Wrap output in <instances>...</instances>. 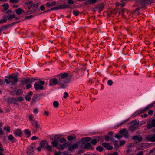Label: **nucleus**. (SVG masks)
Instances as JSON below:
<instances>
[{"label": "nucleus", "mask_w": 155, "mask_h": 155, "mask_svg": "<svg viewBox=\"0 0 155 155\" xmlns=\"http://www.w3.org/2000/svg\"><path fill=\"white\" fill-rule=\"evenodd\" d=\"M58 79L54 78L49 80V85L53 86L56 85L59 86L61 89H65L67 87V84L70 82V76L67 73H61L57 75Z\"/></svg>", "instance_id": "nucleus-1"}, {"label": "nucleus", "mask_w": 155, "mask_h": 155, "mask_svg": "<svg viewBox=\"0 0 155 155\" xmlns=\"http://www.w3.org/2000/svg\"><path fill=\"white\" fill-rule=\"evenodd\" d=\"M60 135H55L54 137L51 138V140L53 141L51 142V144L54 147H55L59 150H62L65 149L66 147L67 144L66 143L63 144H59L58 145L59 141L60 143H62L63 142H66V140L64 138H62L59 139Z\"/></svg>", "instance_id": "nucleus-2"}, {"label": "nucleus", "mask_w": 155, "mask_h": 155, "mask_svg": "<svg viewBox=\"0 0 155 155\" xmlns=\"http://www.w3.org/2000/svg\"><path fill=\"white\" fill-rule=\"evenodd\" d=\"M8 79H5V81L7 84H10L11 85H15L18 81V78L16 76H9L6 77Z\"/></svg>", "instance_id": "nucleus-3"}, {"label": "nucleus", "mask_w": 155, "mask_h": 155, "mask_svg": "<svg viewBox=\"0 0 155 155\" xmlns=\"http://www.w3.org/2000/svg\"><path fill=\"white\" fill-rule=\"evenodd\" d=\"M45 82L43 81L40 80L39 83L35 82L34 84V87L36 90H42L44 89L43 85Z\"/></svg>", "instance_id": "nucleus-4"}, {"label": "nucleus", "mask_w": 155, "mask_h": 155, "mask_svg": "<svg viewBox=\"0 0 155 155\" xmlns=\"http://www.w3.org/2000/svg\"><path fill=\"white\" fill-rule=\"evenodd\" d=\"M35 146L34 144L30 145L28 148L27 151L28 155H32L34 153V149Z\"/></svg>", "instance_id": "nucleus-5"}, {"label": "nucleus", "mask_w": 155, "mask_h": 155, "mask_svg": "<svg viewBox=\"0 0 155 155\" xmlns=\"http://www.w3.org/2000/svg\"><path fill=\"white\" fill-rule=\"evenodd\" d=\"M146 139L147 141L154 142L155 141V134L153 135H150L147 136Z\"/></svg>", "instance_id": "nucleus-6"}, {"label": "nucleus", "mask_w": 155, "mask_h": 155, "mask_svg": "<svg viewBox=\"0 0 155 155\" xmlns=\"http://www.w3.org/2000/svg\"><path fill=\"white\" fill-rule=\"evenodd\" d=\"M7 101L10 103L14 104H17V100L15 98H9L7 99Z\"/></svg>", "instance_id": "nucleus-7"}, {"label": "nucleus", "mask_w": 155, "mask_h": 155, "mask_svg": "<svg viewBox=\"0 0 155 155\" xmlns=\"http://www.w3.org/2000/svg\"><path fill=\"white\" fill-rule=\"evenodd\" d=\"M102 145L106 149L108 150H111L113 149V147L109 143H103Z\"/></svg>", "instance_id": "nucleus-8"}, {"label": "nucleus", "mask_w": 155, "mask_h": 155, "mask_svg": "<svg viewBox=\"0 0 155 155\" xmlns=\"http://www.w3.org/2000/svg\"><path fill=\"white\" fill-rule=\"evenodd\" d=\"M13 133L14 135L17 137H21L22 135L21 130L19 129H17L14 131Z\"/></svg>", "instance_id": "nucleus-9"}, {"label": "nucleus", "mask_w": 155, "mask_h": 155, "mask_svg": "<svg viewBox=\"0 0 155 155\" xmlns=\"http://www.w3.org/2000/svg\"><path fill=\"white\" fill-rule=\"evenodd\" d=\"M78 146V145L77 143H74L72 145L69 147L68 149L69 150L71 151L73 150L76 148Z\"/></svg>", "instance_id": "nucleus-10"}, {"label": "nucleus", "mask_w": 155, "mask_h": 155, "mask_svg": "<svg viewBox=\"0 0 155 155\" xmlns=\"http://www.w3.org/2000/svg\"><path fill=\"white\" fill-rule=\"evenodd\" d=\"M132 139L134 140H137L139 142H141L142 139V137L140 136H134L132 137Z\"/></svg>", "instance_id": "nucleus-11"}, {"label": "nucleus", "mask_w": 155, "mask_h": 155, "mask_svg": "<svg viewBox=\"0 0 155 155\" xmlns=\"http://www.w3.org/2000/svg\"><path fill=\"white\" fill-rule=\"evenodd\" d=\"M147 128L150 129L152 127H155V119L153 120L150 123L147 125Z\"/></svg>", "instance_id": "nucleus-12"}, {"label": "nucleus", "mask_w": 155, "mask_h": 155, "mask_svg": "<svg viewBox=\"0 0 155 155\" xmlns=\"http://www.w3.org/2000/svg\"><path fill=\"white\" fill-rule=\"evenodd\" d=\"M47 145H48V143L47 141H41L39 144V145L43 149L45 147H46Z\"/></svg>", "instance_id": "nucleus-13"}, {"label": "nucleus", "mask_w": 155, "mask_h": 155, "mask_svg": "<svg viewBox=\"0 0 155 155\" xmlns=\"http://www.w3.org/2000/svg\"><path fill=\"white\" fill-rule=\"evenodd\" d=\"M32 124L36 129H38L39 127V125L36 121H33L32 123Z\"/></svg>", "instance_id": "nucleus-14"}, {"label": "nucleus", "mask_w": 155, "mask_h": 155, "mask_svg": "<svg viewBox=\"0 0 155 155\" xmlns=\"http://www.w3.org/2000/svg\"><path fill=\"white\" fill-rule=\"evenodd\" d=\"M97 2V0H87L85 2L86 5H89L93 4Z\"/></svg>", "instance_id": "nucleus-15"}, {"label": "nucleus", "mask_w": 155, "mask_h": 155, "mask_svg": "<svg viewBox=\"0 0 155 155\" xmlns=\"http://www.w3.org/2000/svg\"><path fill=\"white\" fill-rule=\"evenodd\" d=\"M24 133L26 134V137H29L31 135V132L28 129H25L24 130Z\"/></svg>", "instance_id": "nucleus-16"}, {"label": "nucleus", "mask_w": 155, "mask_h": 155, "mask_svg": "<svg viewBox=\"0 0 155 155\" xmlns=\"http://www.w3.org/2000/svg\"><path fill=\"white\" fill-rule=\"evenodd\" d=\"M15 12L18 15H21L22 13L24 12V11L20 8H18L15 10Z\"/></svg>", "instance_id": "nucleus-17"}, {"label": "nucleus", "mask_w": 155, "mask_h": 155, "mask_svg": "<svg viewBox=\"0 0 155 155\" xmlns=\"http://www.w3.org/2000/svg\"><path fill=\"white\" fill-rule=\"evenodd\" d=\"M131 124L136 128L139 125L138 122L136 120H133L131 122Z\"/></svg>", "instance_id": "nucleus-18"}, {"label": "nucleus", "mask_w": 155, "mask_h": 155, "mask_svg": "<svg viewBox=\"0 0 155 155\" xmlns=\"http://www.w3.org/2000/svg\"><path fill=\"white\" fill-rule=\"evenodd\" d=\"M56 2L55 1H54L52 2L51 3H50L49 2L46 3V5L49 7H52L56 5Z\"/></svg>", "instance_id": "nucleus-19"}, {"label": "nucleus", "mask_w": 155, "mask_h": 155, "mask_svg": "<svg viewBox=\"0 0 155 155\" xmlns=\"http://www.w3.org/2000/svg\"><path fill=\"white\" fill-rule=\"evenodd\" d=\"M21 82L23 84H25L29 83V78H27L21 81Z\"/></svg>", "instance_id": "nucleus-20"}, {"label": "nucleus", "mask_w": 155, "mask_h": 155, "mask_svg": "<svg viewBox=\"0 0 155 155\" xmlns=\"http://www.w3.org/2000/svg\"><path fill=\"white\" fill-rule=\"evenodd\" d=\"M59 9L68 8H69V6L67 5H59Z\"/></svg>", "instance_id": "nucleus-21"}, {"label": "nucleus", "mask_w": 155, "mask_h": 155, "mask_svg": "<svg viewBox=\"0 0 155 155\" xmlns=\"http://www.w3.org/2000/svg\"><path fill=\"white\" fill-rule=\"evenodd\" d=\"M76 138V136L73 134L72 136L70 135L68 136L67 139L69 141H71Z\"/></svg>", "instance_id": "nucleus-22"}, {"label": "nucleus", "mask_w": 155, "mask_h": 155, "mask_svg": "<svg viewBox=\"0 0 155 155\" xmlns=\"http://www.w3.org/2000/svg\"><path fill=\"white\" fill-rule=\"evenodd\" d=\"M144 110L143 109H140L137 111L135 113L136 115H139L140 114L144 113Z\"/></svg>", "instance_id": "nucleus-23"}, {"label": "nucleus", "mask_w": 155, "mask_h": 155, "mask_svg": "<svg viewBox=\"0 0 155 155\" xmlns=\"http://www.w3.org/2000/svg\"><path fill=\"white\" fill-rule=\"evenodd\" d=\"M14 92H15V94L18 95H21L23 93L22 91L20 89L14 91Z\"/></svg>", "instance_id": "nucleus-24"}, {"label": "nucleus", "mask_w": 155, "mask_h": 155, "mask_svg": "<svg viewBox=\"0 0 155 155\" xmlns=\"http://www.w3.org/2000/svg\"><path fill=\"white\" fill-rule=\"evenodd\" d=\"M54 155H67V153L66 152L63 153L61 152H57L55 151Z\"/></svg>", "instance_id": "nucleus-25"}, {"label": "nucleus", "mask_w": 155, "mask_h": 155, "mask_svg": "<svg viewBox=\"0 0 155 155\" xmlns=\"http://www.w3.org/2000/svg\"><path fill=\"white\" fill-rule=\"evenodd\" d=\"M41 4L40 2H38L36 4H32L31 5V8H36L38 7Z\"/></svg>", "instance_id": "nucleus-26"}, {"label": "nucleus", "mask_w": 155, "mask_h": 155, "mask_svg": "<svg viewBox=\"0 0 155 155\" xmlns=\"http://www.w3.org/2000/svg\"><path fill=\"white\" fill-rule=\"evenodd\" d=\"M84 147L86 149H89L92 147V146L90 143H88L85 145Z\"/></svg>", "instance_id": "nucleus-27"}, {"label": "nucleus", "mask_w": 155, "mask_h": 155, "mask_svg": "<svg viewBox=\"0 0 155 155\" xmlns=\"http://www.w3.org/2000/svg\"><path fill=\"white\" fill-rule=\"evenodd\" d=\"M126 131V130L125 129H124L120 131L119 132V134L123 136V137L124 135L125 134Z\"/></svg>", "instance_id": "nucleus-28"}, {"label": "nucleus", "mask_w": 155, "mask_h": 155, "mask_svg": "<svg viewBox=\"0 0 155 155\" xmlns=\"http://www.w3.org/2000/svg\"><path fill=\"white\" fill-rule=\"evenodd\" d=\"M152 104H150L146 106L143 109L144 110V112H145L147 110L150 109L152 107Z\"/></svg>", "instance_id": "nucleus-29"}, {"label": "nucleus", "mask_w": 155, "mask_h": 155, "mask_svg": "<svg viewBox=\"0 0 155 155\" xmlns=\"http://www.w3.org/2000/svg\"><path fill=\"white\" fill-rule=\"evenodd\" d=\"M53 105L54 107L57 108L59 106V103L57 101H55L53 103Z\"/></svg>", "instance_id": "nucleus-30"}, {"label": "nucleus", "mask_w": 155, "mask_h": 155, "mask_svg": "<svg viewBox=\"0 0 155 155\" xmlns=\"http://www.w3.org/2000/svg\"><path fill=\"white\" fill-rule=\"evenodd\" d=\"M104 7V4H101L100 5L97 7V8L99 10H102Z\"/></svg>", "instance_id": "nucleus-31"}, {"label": "nucleus", "mask_w": 155, "mask_h": 155, "mask_svg": "<svg viewBox=\"0 0 155 155\" xmlns=\"http://www.w3.org/2000/svg\"><path fill=\"white\" fill-rule=\"evenodd\" d=\"M29 83L31 84L34 82L37 79L36 78H29Z\"/></svg>", "instance_id": "nucleus-32"}, {"label": "nucleus", "mask_w": 155, "mask_h": 155, "mask_svg": "<svg viewBox=\"0 0 155 155\" xmlns=\"http://www.w3.org/2000/svg\"><path fill=\"white\" fill-rule=\"evenodd\" d=\"M96 150L99 152H102L103 150V147L101 146H99L96 147Z\"/></svg>", "instance_id": "nucleus-33"}, {"label": "nucleus", "mask_w": 155, "mask_h": 155, "mask_svg": "<svg viewBox=\"0 0 155 155\" xmlns=\"http://www.w3.org/2000/svg\"><path fill=\"white\" fill-rule=\"evenodd\" d=\"M79 11L77 10H74L73 12V14L76 16H78L79 13Z\"/></svg>", "instance_id": "nucleus-34"}, {"label": "nucleus", "mask_w": 155, "mask_h": 155, "mask_svg": "<svg viewBox=\"0 0 155 155\" xmlns=\"http://www.w3.org/2000/svg\"><path fill=\"white\" fill-rule=\"evenodd\" d=\"M3 6L5 10H7L8 9L9 7L8 4L7 3L3 4Z\"/></svg>", "instance_id": "nucleus-35"}, {"label": "nucleus", "mask_w": 155, "mask_h": 155, "mask_svg": "<svg viewBox=\"0 0 155 155\" xmlns=\"http://www.w3.org/2000/svg\"><path fill=\"white\" fill-rule=\"evenodd\" d=\"M123 136L121 135L120 134H117L115 135V137L118 139H120L123 137Z\"/></svg>", "instance_id": "nucleus-36"}, {"label": "nucleus", "mask_w": 155, "mask_h": 155, "mask_svg": "<svg viewBox=\"0 0 155 155\" xmlns=\"http://www.w3.org/2000/svg\"><path fill=\"white\" fill-rule=\"evenodd\" d=\"M136 128L134 127L132 125L129 127V129L132 132L134 131Z\"/></svg>", "instance_id": "nucleus-37"}, {"label": "nucleus", "mask_w": 155, "mask_h": 155, "mask_svg": "<svg viewBox=\"0 0 155 155\" xmlns=\"http://www.w3.org/2000/svg\"><path fill=\"white\" fill-rule=\"evenodd\" d=\"M58 9H59V6H57L51 8L50 10H49V11L58 10Z\"/></svg>", "instance_id": "nucleus-38"}, {"label": "nucleus", "mask_w": 155, "mask_h": 155, "mask_svg": "<svg viewBox=\"0 0 155 155\" xmlns=\"http://www.w3.org/2000/svg\"><path fill=\"white\" fill-rule=\"evenodd\" d=\"M98 141L96 139H94L91 141V143L93 145H95L96 144L97 142Z\"/></svg>", "instance_id": "nucleus-39"}, {"label": "nucleus", "mask_w": 155, "mask_h": 155, "mask_svg": "<svg viewBox=\"0 0 155 155\" xmlns=\"http://www.w3.org/2000/svg\"><path fill=\"white\" fill-rule=\"evenodd\" d=\"M8 139L12 141L13 142L14 141V137L12 135H10L8 136Z\"/></svg>", "instance_id": "nucleus-40"}, {"label": "nucleus", "mask_w": 155, "mask_h": 155, "mask_svg": "<svg viewBox=\"0 0 155 155\" xmlns=\"http://www.w3.org/2000/svg\"><path fill=\"white\" fill-rule=\"evenodd\" d=\"M46 148L48 150L50 151H51V149L52 148V147L51 146H50L48 145H47L46 146Z\"/></svg>", "instance_id": "nucleus-41"}, {"label": "nucleus", "mask_w": 155, "mask_h": 155, "mask_svg": "<svg viewBox=\"0 0 155 155\" xmlns=\"http://www.w3.org/2000/svg\"><path fill=\"white\" fill-rule=\"evenodd\" d=\"M111 137L109 135H106L105 137V140L107 142H108L110 140Z\"/></svg>", "instance_id": "nucleus-42"}, {"label": "nucleus", "mask_w": 155, "mask_h": 155, "mask_svg": "<svg viewBox=\"0 0 155 155\" xmlns=\"http://www.w3.org/2000/svg\"><path fill=\"white\" fill-rule=\"evenodd\" d=\"M4 130H5L7 131L8 132L10 130V128L9 126L5 127H4Z\"/></svg>", "instance_id": "nucleus-43"}, {"label": "nucleus", "mask_w": 155, "mask_h": 155, "mask_svg": "<svg viewBox=\"0 0 155 155\" xmlns=\"http://www.w3.org/2000/svg\"><path fill=\"white\" fill-rule=\"evenodd\" d=\"M129 120V119H127L126 120H124L123 122L121 123H120L119 124V126H121L124 123L128 121Z\"/></svg>", "instance_id": "nucleus-44"}, {"label": "nucleus", "mask_w": 155, "mask_h": 155, "mask_svg": "<svg viewBox=\"0 0 155 155\" xmlns=\"http://www.w3.org/2000/svg\"><path fill=\"white\" fill-rule=\"evenodd\" d=\"M25 98L27 101H29L31 100V97L29 96L26 95L25 96Z\"/></svg>", "instance_id": "nucleus-45"}, {"label": "nucleus", "mask_w": 155, "mask_h": 155, "mask_svg": "<svg viewBox=\"0 0 155 155\" xmlns=\"http://www.w3.org/2000/svg\"><path fill=\"white\" fill-rule=\"evenodd\" d=\"M113 82L111 80H109L107 81V84L108 85L111 86L113 84Z\"/></svg>", "instance_id": "nucleus-46"}, {"label": "nucleus", "mask_w": 155, "mask_h": 155, "mask_svg": "<svg viewBox=\"0 0 155 155\" xmlns=\"http://www.w3.org/2000/svg\"><path fill=\"white\" fill-rule=\"evenodd\" d=\"M18 100L19 101H22L24 100V98L23 97L20 96L18 98Z\"/></svg>", "instance_id": "nucleus-47"}, {"label": "nucleus", "mask_w": 155, "mask_h": 155, "mask_svg": "<svg viewBox=\"0 0 155 155\" xmlns=\"http://www.w3.org/2000/svg\"><path fill=\"white\" fill-rule=\"evenodd\" d=\"M124 138H128L129 137V134H128V133L126 131V132L125 133V134L124 135Z\"/></svg>", "instance_id": "nucleus-48"}, {"label": "nucleus", "mask_w": 155, "mask_h": 155, "mask_svg": "<svg viewBox=\"0 0 155 155\" xmlns=\"http://www.w3.org/2000/svg\"><path fill=\"white\" fill-rule=\"evenodd\" d=\"M15 15H12L10 16L8 18V20H11L12 19L14 18L15 17Z\"/></svg>", "instance_id": "nucleus-49"}, {"label": "nucleus", "mask_w": 155, "mask_h": 155, "mask_svg": "<svg viewBox=\"0 0 155 155\" xmlns=\"http://www.w3.org/2000/svg\"><path fill=\"white\" fill-rule=\"evenodd\" d=\"M68 93L67 92H65L64 93V95L63 96V97L64 98L66 99L67 98V97H68Z\"/></svg>", "instance_id": "nucleus-50"}, {"label": "nucleus", "mask_w": 155, "mask_h": 155, "mask_svg": "<svg viewBox=\"0 0 155 155\" xmlns=\"http://www.w3.org/2000/svg\"><path fill=\"white\" fill-rule=\"evenodd\" d=\"M10 2L12 3H17L19 1L18 0H10Z\"/></svg>", "instance_id": "nucleus-51"}, {"label": "nucleus", "mask_w": 155, "mask_h": 155, "mask_svg": "<svg viewBox=\"0 0 155 155\" xmlns=\"http://www.w3.org/2000/svg\"><path fill=\"white\" fill-rule=\"evenodd\" d=\"M7 28V26H3L1 27L0 28V33L4 30V29Z\"/></svg>", "instance_id": "nucleus-52"}, {"label": "nucleus", "mask_w": 155, "mask_h": 155, "mask_svg": "<svg viewBox=\"0 0 155 155\" xmlns=\"http://www.w3.org/2000/svg\"><path fill=\"white\" fill-rule=\"evenodd\" d=\"M7 21V19H4L0 20V24L6 22Z\"/></svg>", "instance_id": "nucleus-53"}, {"label": "nucleus", "mask_w": 155, "mask_h": 155, "mask_svg": "<svg viewBox=\"0 0 155 155\" xmlns=\"http://www.w3.org/2000/svg\"><path fill=\"white\" fill-rule=\"evenodd\" d=\"M68 3L69 4H73L74 3V2L72 0H68Z\"/></svg>", "instance_id": "nucleus-54"}, {"label": "nucleus", "mask_w": 155, "mask_h": 155, "mask_svg": "<svg viewBox=\"0 0 155 155\" xmlns=\"http://www.w3.org/2000/svg\"><path fill=\"white\" fill-rule=\"evenodd\" d=\"M33 17V16L32 15H31L28 16H27L25 17V19H30L32 18Z\"/></svg>", "instance_id": "nucleus-55"}, {"label": "nucleus", "mask_w": 155, "mask_h": 155, "mask_svg": "<svg viewBox=\"0 0 155 155\" xmlns=\"http://www.w3.org/2000/svg\"><path fill=\"white\" fill-rule=\"evenodd\" d=\"M125 143V141L121 140L120 141V145L122 146L124 145Z\"/></svg>", "instance_id": "nucleus-56"}, {"label": "nucleus", "mask_w": 155, "mask_h": 155, "mask_svg": "<svg viewBox=\"0 0 155 155\" xmlns=\"http://www.w3.org/2000/svg\"><path fill=\"white\" fill-rule=\"evenodd\" d=\"M32 87L31 85L30 84H28L26 86V88L29 89Z\"/></svg>", "instance_id": "nucleus-57"}, {"label": "nucleus", "mask_w": 155, "mask_h": 155, "mask_svg": "<svg viewBox=\"0 0 155 155\" xmlns=\"http://www.w3.org/2000/svg\"><path fill=\"white\" fill-rule=\"evenodd\" d=\"M49 112L47 111H45L44 112V114L46 116H48Z\"/></svg>", "instance_id": "nucleus-58"}, {"label": "nucleus", "mask_w": 155, "mask_h": 155, "mask_svg": "<svg viewBox=\"0 0 155 155\" xmlns=\"http://www.w3.org/2000/svg\"><path fill=\"white\" fill-rule=\"evenodd\" d=\"M155 153V148H153L149 152V153L150 154L152 153Z\"/></svg>", "instance_id": "nucleus-59"}, {"label": "nucleus", "mask_w": 155, "mask_h": 155, "mask_svg": "<svg viewBox=\"0 0 155 155\" xmlns=\"http://www.w3.org/2000/svg\"><path fill=\"white\" fill-rule=\"evenodd\" d=\"M38 139V137L36 136H33L31 138L32 140H34Z\"/></svg>", "instance_id": "nucleus-60"}, {"label": "nucleus", "mask_w": 155, "mask_h": 155, "mask_svg": "<svg viewBox=\"0 0 155 155\" xmlns=\"http://www.w3.org/2000/svg\"><path fill=\"white\" fill-rule=\"evenodd\" d=\"M33 94V92L32 91H30L28 93V94H27V95L30 96V97H31L32 95Z\"/></svg>", "instance_id": "nucleus-61"}, {"label": "nucleus", "mask_w": 155, "mask_h": 155, "mask_svg": "<svg viewBox=\"0 0 155 155\" xmlns=\"http://www.w3.org/2000/svg\"><path fill=\"white\" fill-rule=\"evenodd\" d=\"M40 9L41 11H43L44 10L45 8L43 5H42L41 6Z\"/></svg>", "instance_id": "nucleus-62"}, {"label": "nucleus", "mask_w": 155, "mask_h": 155, "mask_svg": "<svg viewBox=\"0 0 155 155\" xmlns=\"http://www.w3.org/2000/svg\"><path fill=\"white\" fill-rule=\"evenodd\" d=\"M91 140V138L89 137H86L85 138L84 140L85 141H88Z\"/></svg>", "instance_id": "nucleus-63"}, {"label": "nucleus", "mask_w": 155, "mask_h": 155, "mask_svg": "<svg viewBox=\"0 0 155 155\" xmlns=\"http://www.w3.org/2000/svg\"><path fill=\"white\" fill-rule=\"evenodd\" d=\"M143 151H140L137 155H143Z\"/></svg>", "instance_id": "nucleus-64"}]
</instances>
